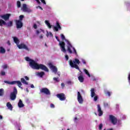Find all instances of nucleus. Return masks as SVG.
Masks as SVG:
<instances>
[{"label": "nucleus", "mask_w": 130, "mask_h": 130, "mask_svg": "<svg viewBox=\"0 0 130 130\" xmlns=\"http://www.w3.org/2000/svg\"><path fill=\"white\" fill-rule=\"evenodd\" d=\"M25 59L26 61H29V66L34 70H42L45 72H49L48 68L43 64H38L35 60L30 59L29 57H25Z\"/></svg>", "instance_id": "f257e3e1"}, {"label": "nucleus", "mask_w": 130, "mask_h": 130, "mask_svg": "<svg viewBox=\"0 0 130 130\" xmlns=\"http://www.w3.org/2000/svg\"><path fill=\"white\" fill-rule=\"evenodd\" d=\"M60 36L62 41H64V40H65L66 42H67V51H68V52L70 53V54H72V53H75V54L77 55V50H76V48H75V47H74L73 45H72L71 42L69 40L66 39V37L64 36V35H63V34H61Z\"/></svg>", "instance_id": "f03ea898"}, {"label": "nucleus", "mask_w": 130, "mask_h": 130, "mask_svg": "<svg viewBox=\"0 0 130 130\" xmlns=\"http://www.w3.org/2000/svg\"><path fill=\"white\" fill-rule=\"evenodd\" d=\"M80 60L78 58H75L74 60H70V66L71 67V68H74L75 69H76V70H78L80 72H81V70H80V68H79V66L78 64H80Z\"/></svg>", "instance_id": "7ed1b4c3"}, {"label": "nucleus", "mask_w": 130, "mask_h": 130, "mask_svg": "<svg viewBox=\"0 0 130 130\" xmlns=\"http://www.w3.org/2000/svg\"><path fill=\"white\" fill-rule=\"evenodd\" d=\"M55 38L56 40L58 42H59V45L60 47L61 51H62V52H64V53L67 52V50H66V43H64V42L60 41V40H59L58 39V37L57 36H55Z\"/></svg>", "instance_id": "20e7f679"}, {"label": "nucleus", "mask_w": 130, "mask_h": 130, "mask_svg": "<svg viewBox=\"0 0 130 130\" xmlns=\"http://www.w3.org/2000/svg\"><path fill=\"white\" fill-rule=\"evenodd\" d=\"M4 83L6 84H8V85H16V84H17V86L19 87V88H20L21 90H23V87H21L22 86V82L20 81H14L12 82H10L9 81H4Z\"/></svg>", "instance_id": "39448f33"}, {"label": "nucleus", "mask_w": 130, "mask_h": 130, "mask_svg": "<svg viewBox=\"0 0 130 130\" xmlns=\"http://www.w3.org/2000/svg\"><path fill=\"white\" fill-rule=\"evenodd\" d=\"M17 94H18V90H17V88L14 87L13 88V91L10 93V99L14 101V100H16L17 98Z\"/></svg>", "instance_id": "423d86ee"}, {"label": "nucleus", "mask_w": 130, "mask_h": 130, "mask_svg": "<svg viewBox=\"0 0 130 130\" xmlns=\"http://www.w3.org/2000/svg\"><path fill=\"white\" fill-rule=\"evenodd\" d=\"M109 120L114 125L117 123V118L112 115H109Z\"/></svg>", "instance_id": "0eeeda50"}, {"label": "nucleus", "mask_w": 130, "mask_h": 130, "mask_svg": "<svg viewBox=\"0 0 130 130\" xmlns=\"http://www.w3.org/2000/svg\"><path fill=\"white\" fill-rule=\"evenodd\" d=\"M56 97H57L60 101H64L66 99V95L63 93L57 94Z\"/></svg>", "instance_id": "6e6552de"}, {"label": "nucleus", "mask_w": 130, "mask_h": 130, "mask_svg": "<svg viewBox=\"0 0 130 130\" xmlns=\"http://www.w3.org/2000/svg\"><path fill=\"white\" fill-rule=\"evenodd\" d=\"M17 47L19 49H25V50H27V51H29L30 50L27 45L23 43L18 45Z\"/></svg>", "instance_id": "1a4fd4ad"}, {"label": "nucleus", "mask_w": 130, "mask_h": 130, "mask_svg": "<svg viewBox=\"0 0 130 130\" xmlns=\"http://www.w3.org/2000/svg\"><path fill=\"white\" fill-rule=\"evenodd\" d=\"M49 67L50 69L52 71L53 73H54V74H57V68L56 67L53 66V64H52V63H49Z\"/></svg>", "instance_id": "9d476101"}, {"label": "nucleus", "mask_w": 130, "mask_h": 130, "mask_svg": "<svg viewBox=\"0 0 130 130\" xmlns=\"http://www.w3.org/2000/svg\"><path fill=\"white\" fill-rule=\"evenodd\" d=\"M41 93H44L45 95H50V91L47 88H43L40 90Z\"/></svg>", "instance_id": "9b49d317"}, {"label": "nucleus", "mask_w": 130, "mask_h": 130, "mask_svg": "<svg viewBox=\"0 0 130 130\" xmlns=\"http://www.w3.org/2000/svg\"><path fill=\"white\" fill-rule=\"evenodd\" d=\"M21 10H23V12H25L26 13H31V12H32V10H31V9L27 8V5H26L25 4H23Z\"/></svg>", "instance_id": "f8f14e48"}, {"label": "nucleus", "mask_w": 130, "mask_h": 130, "mask_svg": "<svg viewBox=\"0 0 130 130\" xmlns=\"http://www.w3.org/2000/svg\"><path fill=\"white\" fill-rule=\"evenodd\" d=\"M15 23L17 29H21L23 27V22L21 20H16Z\"/></svg>", "instance_id": "ddd939ff"}, {"label": "nucleus", "mask_w": 130, "mask_h": 130, "mask_svg": "<svg viewBox=\"0 0 130 130\" xmlns=\"http://www.w3.org/2000/svg\"><path fill=\"white\" fill-rule=\"evenodd\" d=\"M77 100L80 104H83L84 100H83V98L82 97V95H81V93L79 91L78 92L77 94Z\"/></svg>", "instance_id": "4468645a"}, {"label": "nucleus", "mask_w": 130, "mask_h": 130, "mask_svg": "<svg viewBox=\"0 0 130 130\" xmlns=\"http://www.w3.org/2000/svg\"><path fill=\"white\" fill-rule=\"evenodd\" d=\"M59 30H61V26H60V25L59 24V22L58 21L56 22V26L54 27V30L56 31V32H57Z\"/></svg>", "instance_id": "2eb2a0df"}, {"label": "nucleus", "mask_w": 130, "mask_h": 130, "mask_svg": "<svg viewBox=\"0 0 130 130\" xmlns=\"http://www.w3.org/2000/svg\"><path fill=\"white\" fill-rule=\"evenodd\" d=\"M10 17H11V14H6L1 16V18L4 19L5 21H8L10 19Z\"/></svg>", "instance_id": "dca6fc26"}, {"label": "nucleus", "mask_w": 130, "mask_h": 130, "mask_svg": "<svg viewBox=\"0 0 130 130\" xmlns=\"http://www.w3.org/2000/svg\"><path fill=\"white\" fill-rule=\"evenodd\" d=\"M97 108L98 112H99V116H102V115H103V111L101 109V107L100 106V105H98Z\"/></svg>", "instance_id": "f3484780"}, {"label": "nucleus", "mask_w": 130, "mask_h": 130, "mask_svg": "<svg viewBox=\"0 0 130 130\" xmlns=\"http://www.w3.org/2000/svg\"><path fill=\"white\" fill-rule=\"evenodd\" d=\"M13 21H9L8 22H6V24H5V26L7 28H11V27H13Z\"/></svg>", "instance_id": "a211bd4d"}, {"label": "nucleus", "mask_w": 130, "mask_h": 130, "mask_svg": "<svg viewBox=\"0 0 130 130\" xmlns=\"http://www.w3.org/2000/svg\"><path fill=\"white\" fill-rule=\"evenodd\" d=\"M7 107H8V109L10 110H13V106H12L10 102H8L7 103Z\"/></svg>", "instance_id": "6ab92c4d"}, {"label": "nucleus", "mask_w": 130, "mask_h": 130, "mask_svg": "<svg viewBox=\"0 0 130 130\" xmlns=\"http://www.w3.org/2000/svg\"><path fill=\"white\" fill-rule=\"evenodd\" d=\"M90 92H91V97L93 98V97H94V96L96 95V93H95V89L91 88L90 90Z\"/></svg>", "instance_id": "aec40b11"}, {"label": "nucleus", "mask_w": 130, "mask_h": 130, "mask_svg": "<svg viewBox=\"0 0 130 130\" xmlns=\"http://www.w3.org/2000/svg\"><path fill=\"white\" fill-rule=\"evenodd\" d=\"M6 22L5 20L3 19H0V26L1 27H3V26H6Z\"/></svg>", "instance_id": "412c9836"}, {"label": "nucleus", "mask_w": 130, "mask_h": 130, "mask_svg": "<svg viewBox=\"0 0 130 130\" xmlns=\"http://www.w3.org/2000/svg\"><path fill=\"white\" fill-rule=\"evenodd\" d=\"M14 41L16 44L17 45H19V44L20 43V41L19 40V39L17 37H13Z\"/></svg>", "instance_id": "4be33fe9"}, {"label": "nucleus", "mask_w": 130, "mask_h": 130, "mask_svg": "<svg viewBox=\"0 0 130 130\" xmlns=\"http://www.w3.org/2000/svg\"><path fill=\"white\" fill-rule=\"evenodd\" d=\"M18 107L19 108H22L24 106V105L23 104V102H22V100H20L18 104Z\"/></svg>", "instance_id": "5701e85b"}, {"label": "nucleus", "mask_w": 130, "mask_h": 130, "mask_svg": "<svg viewBox=\"0 0 130 130\" xmlns=\"http://www.w3.org/2000/svg\"><path fill=\"white\" fill-rule=\"evenodd\" d=\"M78 80L79 81V82H80V83H83V82H84V77H83V76L80 75L78 77Z\"/></svg>", "instance_id": "b1692460"}, {"label": "nucleus", "mask_w": 130, "mask_h": 130, "mask_svg": "<svg viewBox=\"0 0 130 130\" xmlns=\"http://www.w3.org/2000/svg\"><path fill=\"white\" fill-rule=\"evenodd\" d=\"M0 53H6V49L3 47H0Z\"/></svg>", "instance_id": "393cba45"}, {"label": "nucleus", "mask_w": 130, "mask_h": 130, "mask_svg": "<svg viewBox=\"0 0 130 130\" xmlns=\"http://www.w3.org/2000/svg\"><path fill=\"white\" fill-rule=\"evenodd\" d=\"M21 82L22 83V84H24L25 85H28V83L26 80H25V79L21 78Z\"/></svg>", "instance_id": "a878e982"}, {"label": "nucleus", "mask_w": 130, "mask_h": 130, "mask_svg": "<svg viewBox=\"0 0 130 130\" xmlns=\"http://www.w3.org/2000/svg\"><path fill=\"white\" fill-rule=\"evenodd\" d=\"M45 74V73H44V72L38 73V76H39V77H41V78H42L43 77V75Z\"/></svg>", "instance_id": "bb28decb"}, {"label": "nucleus", "mask_w": 130, "mask_h": 130, "mask_svg": "<svg viewBox=\"0 0 130 130\" xmlns=\"http://www.w3.org/2000/svg\"><path fill=\"white\" fill-rule=\"evenodd\" d=\"M84 72H85L86 75H87V76L88 77H91V75H90V73H89V72L88 71V70H87V69H84Z\"/></svg>", "instance_id": "cd10ccee"}, {"label": "nucleus", "mask_w": 130, "mask_h": 130, "mask_svg": "<svg viewBox=\"0 0 130 130\" xmlns=\"http://www.w3.org/2000/svg\"><path fill=\"white\" fill-rule=\"evenodd\" d=\"M4 89L1 88L0 89V96H4Z\"/></svg>", "instance_id": "c85d7f7f"}, {"label": "nucleus", "mask_w": 130, "mask_h": 130, "mask_svg": "<svg viewBox=\"0 0 130 130\" xmlns=\"http://www.w3.org/2000/svg\"><path fill=\"white\" fill-rule=\"evenodd\" d=\"M0 76H6V72L2 71L0 73Z\"/></svg>", "instance_id": "c756f323"}, {"label": "nucleus", "mask_w": 130, "mask_h": 130, "mask_svg": "<svg viewBox=\"0 0 130 130\" xmlns=\"http://www.w3.org/2000/svg\"><path fill=\"white\" fill-rule=\"evenodd\" d=\"M23 18H24V15H20L19 16V20H18L17 21H20L21 22H22V21H23Z\"/></svg>", "instance_id": "7c9ffc66"}, {"label": "nucleus", "mask_w": 130, "mask_h": 130, "mask_svg": "<svg viewBox=\"0 0 130 130\" xmlns=\"http://www.w3.org/2000/svg\"><path fill=\"white\" fill-rule=\"evenodd\" d=\"M17 8H21V2L20 1H17Z\"/></svg>", "instance_id": "2f4dec72"}, {"label": "nucleus", "mask_w": 130, "mask_h": 130, "mask_svg": "<svg viewBox=\"0 0 130 130\" xmlns=\"http://www.w3.org/2000/svg\"><path fill=\"white\" fill-rule=\"evenodd\" d=\"M105 94L106 95H108V96H109V97H110V96H111V93L110 92V91H106Z\"/></svg>", "instance_id": "473e14b6"}, {"label": "nucleus", "mask_w": 130, "mask_h": 130, "mask_svg": "<svg viewBox=\"0 0 130 130\" xmlns=\"http://www.w3.org/2000/svg\"><path fill=\"white\" fill-rule=\"evenodd\" d=\"M53 80L54 81H55V82H59V79H58V77H54L53 78Z\"/></svg>", "instance_id": "72a5a7b5"}, {"label": "nucleus", "mask_w": 130, "mask_h": 130, "mask_svg": "<svg viewBox=\"0 0 130 130\" xmlns=\"http://www.w3.org/2000/svg\"><path fill=\"white\" fill-rule=\"evenodd\" d=\"M103 127V124H102V123L100 124L99 126V129L101 130L102 129V128Z\"/></svg>", "instance_id": "f704fd0d"}, {"label": "nucleus", "mask_w": 130, "mask_h": 130, "mask_svg": "<svg viewBox=\"0 0 130 130\" xmlns=\"http://www.w3.org/2000/svg\"><path fill=\"white\" fill-rule=\"evenodd\" d=\"M3 70H6V69H8V64H4L2 66Z\"/></svg>", "instance_id": "c9c22d12"}, {"label": "nucleus", "mask_w": 130, "mask_h": 130, "mask_svg": "<svg viewBox=\"0 0 130 130\" xmlns=\"http://www.w3.org/2000/svg\"><path fill=\"white\" fill-rule=\"evenodd\" d=\"M104 106H105V107H108V103H106V102L104 103Z\"/></svg>", "instance_id": "e433bc0d"}, {"label": "nucleus", "mask_w": 130, "mask_h": 130, "mask_svg": "<svg viewBox=\"0 0 130 130\" xmlns=\"http://www.w3.org/2000/svg\"><path fill=\"white\" fill-rule=\"evenodd\" d=\"M82 61L83 64H86V63H87V62H86V60L84 59H82Z\"/></svg>", "instance_id": "4c0bfd02"}, {"label": "nucleus", "mask_w": 130, "mask_h": 130, "mask_svg": "<svg viewBox=\"0 0 130 130\" xmlns=\"http://www.w3.org/2000/svg\"><path fill=\"white\" fill-rule=\"evenodd\" d=\"M97 100H98V96H95L94 97V101L96 102V101H97Z\"/></svg>", "instance_id": "58836bf2"}, {"label": "nucleus", "mask_w": 130, "mask_h": 130, "mask_svg": "<svg viewBox=\"0 0 130 130\" xmlns=\"http://www.w3.org/2000/svg\"><path fill=\"white\" fill-rule=\"evenodd\" d=\"M54 107H55V106H54V104H50V108H54Z\"/></svg>", "instance_id": "ea45409f"}, {"label": "nucleus", "mask_w": 130, "mask_h": 130, "mask_svg": "<svg viewBox=\"0 0 130 130\" xmlns=\"http://www.w3.org/2000/svg\"><path fill=\"white\" fill-rule=\"evenodd\" d=\"M40 1L43 4V5H46V2H45V0H40Z\"/></svg>", "instance_id": "a19ab883"}, {"label": "nucleus", "mask_w": 130, "mask_h": 130, "mask_svg": "<svg viewBox=\"0 0 130 130\" xmlns=\"http://www.w3.org/2000/svg\"><path fill=\"white\" fill-rule=\"evenodd\" d=\"M38 5H41V2L39 0H35Z\"/></svg>", "instance_id": "79ce46f5"}, {"label": "nucleus", "mask_w": 130, "mask_h": 130, "mask_svg": "<svg viewBox=\"0 0 130 130\" xmlns=\"http://www.w3.org/2000/svg\"><path fill=\"white\" fill-rule=\"evenodd\" d=\"M65 58L66 59V60H69V55H66Z\"/></svg>", "instance_id": "37998d69"}, {"label": "nucleus", "mask_w": 130, "mask_h": 130, "mask_svg": "<svg viewBox=\"0 0 130 130\" xmlns=\"http://www.w3.org/2000/svg\"><path fill=\"white\" fill-rule=\"evenodd\" d=\"M24 78L25 79V80L26 81H29V77H28V76H25Z\"/></svg>", "instance_id": "c03bdc74"}, {"label": "nucleus", "mask_w": 130, "mask_h": 130, "mask_svg": "<svg viewBox=\"0 0 130 130\" xmlns=\"http://www.w3.org/2000/svg\"><path fill=\"white\" fill-rule=\"evenodd\" d=\"M45 23L46 25H48L49 24V21H48V20H45Z\"/></svg>", "instance_id": "a18cd8bd"}, {"label": "nucleus", "mask_w": 130, "mask_h": 130, "mask_svg": "<svg viewBox=\"0 0 130 130\" xmlns=\"http://www.w3.org/2000/svg\"><path fill=\"white\" fill-rule=\"evenodd\" d=\"M34 29H37V24H34Z\"/></svg>", "instance_id": "49530a36"}, {"label": "nucleus", "mask_w": 130, "mask_h": 130, "mask_svg": "<svg viewBox=\"0 0 130 130\" xmlns=\"http://www.w3.org/2000/svg\"><path fill=\"white\" fill-rule=\"evenodd\" d=\"M47 25L48 26V28H49V29L51 28V25H50V23L48 24H47Z\"/></svg>", "instance_id": "de8ad7c7"}, {"label": "nucleus", "mask_w": 130, "mask_h": 130, "mask_svg": "<svg viewBox=\"0 0 130 130\" xmlns=\"http://www.w3.org/2000/svg\"><path fill=\"white\" fill-rule=\"evenodd\" d=\"M36 8H37V9H38V8H39V9H40V10H43L42 7H41V6H38Z\"/></svg>", "instance_id": "09e8293b"}, {"label": "nucleus", "mask_w": 130, "mask_h": 130, "mask_svg": "<svg viewBox=\"0 0 130 130\" xmlns=\"http://www.w3.org/2000/svg\"><path fill=\"white\" fill-rule=\"evenodd\" d=\"M61 86L62 88L64 87V83H62L61 84Z\"/></svg>", "instance_id": "8fccbe9b"}, {"label": "nucleus", "mask_w": 130, "mask_h": 130, "mask_svg": "<svg viewBox=\"0 0 130 130\" xmlns=\"http://www.w3.org/2000/svg\"><path fill=\"white\" fill-rule=\"evenodd\" d=\"M49 35L50 36H51V37H52V36H53V35H52V33L51 32H49Z\"/></svg>", "instance_id": "3c124183"}, {"label": "nucleus", "mask_w": 130, "mask_h": 130, "mask_svg": "<svg viewBox=\"0 0 130 130\" xmlns=\"http://www.w3.org/2000/svg\"><path fill=\"white\" fill-rule=\"evenodd\" d=\"M7 44H8V45H11V42H10V41H8Z\"/></svg>", "instance_id": "603ef678"}, {"label": "nucleus", "mask_w": 130, "mask_h": 130, "mask_svg": "<svg viewBox=\"0 0 130 130\" xmlns=\"http://www.w3.org/2000/svg\"><path fill=\"white\" fill-rule=\"evenodd\" d=\"M78 119V118L77 117H75L74 118V121L75 122H77V120Z\"/></svg>", "instance_id": "864d4df0"}, {"label": "nucleus", "mask_w": 130, "mask_h": 130, "mask_svg": "<svg viewBox=\"0 0 130 130\" xmlns=\"http://www.w3.org/2000/svg\"><path fill=\"white\" fill-rule=\"evenodd\" d=\"M40 39H42V38H43V35H41L40 36Z\"/></svg>", "instance_id": "5fc2aeb1"}, {"label": "nucleus", "mask_w": 130, "mask_h": 130, "mask_svg": "<svg viewBox=\"0 0 130 130\" xmlns=\"http://www.w3.org/2000/svg\"><path fill=\"white\" fill-rule=\"evenodd\" d=\"M72 82L71 81H69L67 82V84H71Z\"/></svg>", "instance_id": "6e6d98bb"}, {"label": "nucleus", "mask_w": 130, "mask_h": 130, "mask_svg": "<svg viewBox=\"0 0 130 130\" xmlns=\"http://www.w3.org/2000/svg\"><path fill=\"white\" fill-rule=\"evenodd\" d=\"M30 87H31V88H34V85H33V84H31V85H30Z\"/></svg>", "instance_id": "4d7b16f0"}, {"label": "nucleus", "mask_w": 130, "mask_h": 130, "mask_svg": "<svg viewBox=\"0 0 130 130\" xmlns=\"http://www.w3.org/2000/svg\"><path fill=\"white\" fill-rule=\"evenodd\" d=\"M37 34H39V33H40V31H39V30H37Z\"/></svg>", "instance_id": "13d9d810"}, {"label": "nucleus", "mask_w": 130, "mask_h": 130, "mask_svg": "<svg viewBox=\"0 0 130 130\" xmlns=\"http://www.w3.org/2000/svg\"><path fill=\"white\" fill-rule=\"evenodd\" d=\"M0 119H3V116L2 115H0Z\"/></svg>", "instance_id": "bf43d9fd"}, {"label": "nucleus", "mask_w": 130, "mask_h": 130, "mask_svg": "<svg viewBox=\"0 0 130 130\" xmlns=\"http://www.w3.org/2000/svg\"><path fill=\"white\" fill-rule=\"evenodd\" d=\"M107 130H113V128H110L109 129H107Z\"/></svg>", "instance_id": "052dcab7"}, {"label": "nucleus", "mask_w": 130, "mask_h": 130, "mask_svg": "<svg viewBox=\"0 0 130 130\" xmlns=\"http://www.w3.org/2000/svg\"><path fill=\"white\" fill-rule=\"evenodd\" d=\"M47 37H48V36H49V34H48V32H47V34L46 35Z\"/></svg>", "instance_id": "680f3d73"}, {"label": "nucleus", "mask_w": 130, "mask_h": 130, "mask_svg": "<svg viewBox=\"0 0 130 130\" xmlns=\"http://www.w3.org/2000/svg\"><path fill=\"white\" fill-rule=\"evenodd\" d=\"M58 77H60V74L58 73Z\"/></svg>", "instance_id": "e2e57ef3"}, {"label": "nucleus", "mask_w": 130, "mask_h": 130, "mask_svg": "<svg viewBox=\"0 0 130 130\" xmlns=\"http://www.w3.org/2000/svg\"><path fill=\"white\" fill-rule=\"evenodd\" d=\"M26 91H27V92H29V91L28 90V88L26 89Z\"/></svg>", "instance_id": "0e129e2a"}, {"label": "nucleus", "mask_w": 130, "mask_h": 130, "mask_svg": "<svg viewBox=\"0 0 130 130\" xmlns=\"http://www.w3.org/2000/svg\"><path fill=\"white\" fill-rule=\"evenodd\" d=\"M103 130H106V128L104 129Z\"/></svg>", "instance_id": "69168bd1"}, {"label": "nucleus", "mask_w": 130, "mask_h": 130, "mask_svg": "<svg viewBox=\"0 0 130 130\" xmlns=\"http://www.w3.org/2000/svg\"><path fill=\"white\" fill-rule=\"evenodd\" d=\"M18 130H21V129H20V128H18Z\"/></svg>", "instance_id": "338daca9"}, {"label": "nucleus", "mask_w": 130, "mask_h": 130, "mask_svg": "<svg viewBox=\"0 0 130 130\" xmlns=\"http://www.w3.org/2000/svg\"><path fill=\"white\" fill-rule=\"evenodd\" d=\"M67 130H70V129H69V128H68V129H67Z\"/></svg>", "instance_id": "774afa93"}]
</instances>
